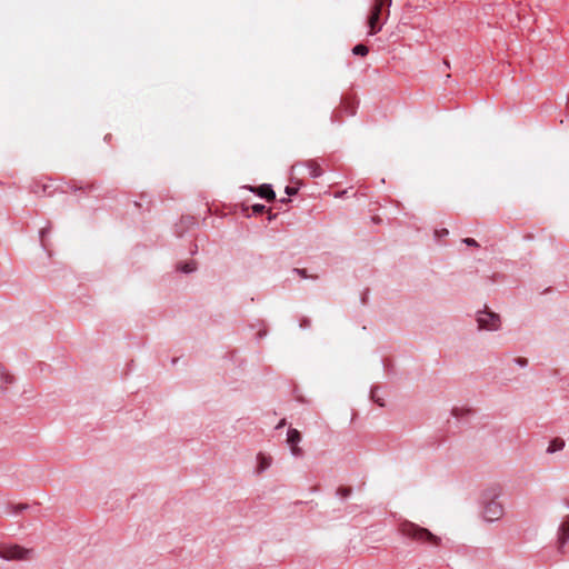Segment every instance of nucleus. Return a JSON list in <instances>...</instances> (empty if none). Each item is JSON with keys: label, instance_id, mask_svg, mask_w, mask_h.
I'll use <instances>...</instances> for the list:
<instances>
[{"label": "nucleus", "instance_id": "nucleus-1", "mask_svg": "<svg viewBox=\"0 0 569 569\" xmlns=\"http://www.w3.org/2000/svg\"><path fill=\"white\" fill-rule=\"evenodd\" d=\"M399 531L401 535L416 541L428 542L436 547L439 546L441 541L439 537L435 536L428 529L422 528L409 520H403L400 522Z\"/></svg>", "mask_w": 569, "mask_h": 569}, {"label": "nucleus", "instance_id": "nucleus-2", "mask_svg": "<svg viewBox=\"0 0 569 569\" xmlns=\"http://www.w3.org/2000/svg\"><path fill=\"white\" fill-rule=\"evenodd\" d=\"M499 496L500 491L496 488L485 492L482 517L488 522L499 520L505 513L503 505L498 500Z\"/></svg>", "mask_w": 569, "mask_h": 569}, {"label": "nucleus", "instance_id": "nucleus-3", "mask_svg": "<svg viewBox=\"0 0 569 569\" xmlns=\"http://www.w3.org/2000/svg\"><path fill=\"white\" fill-rule=\"evenodd\" d=\"M391 2L392 0H373V4L368 17L369 34H376L381 30L382 24L380 23V16L382 14V9L385 7L387 8L386 12L388 16Z\"/></svg>", "mask_w": 569, "mask_h": 569}, {"label": "nucleus", "instance_id": "nucleus-4", "mask_svg": "<svg viewBox=\"0 0 569 569\" xmlns=\"http://www.w3.org/2000/svg\"><path fill=\"white\" fill-rule=\"evenodd\" d=\"M32 550L24 549L20 546H2L0 547V557L7 560L29 559Z\"/></svg>", "mask_w": 569, "mask_h": 569}, {"label": "nucleus", "instance_id": "nucleus-5", "mask_svg": "<svg viewBox=\"0 0 569 569\" xmlns=\"http://www.w3.org/2000/svg\"><path fill=\"white\" fill-rule=\"evenodd\" d=\"M477 322L479 329L498 330L500 327V317L498 313L485 310L478 313Z\"/></svg>", "mask_w": 569, "mask_h": 569}, {"label": "nucleus", "instance_id": "nucleus-6", "mask_svg": "<svg viewBox=\"0 0 569 569\" xmlns=\"http://www.w3.org/2000/svg\"><path fill=\"white\" fill-rule=\"evenodd\" d=\"M301 433L297 429H289L287 433V442L290 446L291 453L296 457L302 456L303 451L298 443L301 441Z\"/></svg>", "mask_w": 569, "mask_h": 569}, {"label": "nucleus", "instance_id": "nucleus-7", "mask_svg": "<svg viewBox=\"0 0 569 569\" xmlns=\"http://www.w3.org/2000/svg\"><path fill=\"white\" fill-rule=\"evenodd\" d=\"M568 539H569V519L566 520L561 525L560 530H559L558 548L560 551H562V548L566 545V542L568 541Z\"/></svg>", "mask_w": 569, "mask_h": 569}, {"label": "nucleus", "instance_id": "nucleus-8", "mask_svg": "<svg viewBox=\"0 0 569 569\" xmlns=\"http://www.w3.org/2000/svg\"><path fill=\"white\" fill-rule=\"evenodd\" d=\"M254 191L262 198L271 201L276 198V193L269 184H261Z\"/></svg>", "mask_w": 569, "mask_h": 569}, {"label": "nucleus", "instance_id": "nucleus-9", "mask_svg": "<svg viewBox=\"0 0 569 569\" xmlns=\"http://www.w3.org/2000/svg\"><path fill=\"white\" fill-rule=\"evenodd\" d=\"M258 467L257 472L261 473L271 466L272 459L263 453L257 456Z\"/></svg>", "mask_w": 569, "mask_h": 569}, {"label": "nucleus", "instance_id": "nucleus-10", "mask_svg": "<svg viewBox=\"0 0 569 569\" xmlns=\"http://www.w3.org/2000/svg\"><path fill=\"white\" fill-rule=\"evenodd\" d=\"M306 167L309 169L310 176L313 178L320 177L322 174L320 164L315 160H308L306 162Z\"/></svg>", "mask_w": 569, "mask_h": 569}, {"label": "nucleus", "instance_id": "nucleus-11", "mask_svg": "<svg viewBox=\"0 0 569 569\" xmlns=\"http://www.w3.org/2000/svg\"><path fill=\"white\" fill-rule=\"evenodd\" d=\"M563 447H565V441L560 438H556L550 442V445L548 447V452L552 453V452L562 450Z\"/></svg>", "mask_w": 569, "mask_h": 569}, {"label": "nucleus", "instance_id": "nucleus-12", "mask_svg": "<svg viewBox=\"0 0 569 569\" xmlns=\"http://www.w3.org/2000/svg\"><path fill=\"white\" fill-rule=\"evenodd\" d=\"M470 412H471V409L463 408V407H455L451 410V415L458 419L470 415Z\"/></svg>", "mask_w": 569, "mask_h": 569}, {"label": "nucleus", "instance_id": "nucleus-13", "mask_svg": "<svg viewBox=\"0 0 569 569\" xmlns=\"http://www.w3.org/2000/svg\"><path fill=\"white\" fill-rule=\"evenodd\" d=\"M352 52H353V54L365 57V56L368 54L369 49L365 44H357V46L353 47Z\"/></svg>", "mask_w": 569, "mask_h": 569}, {"label": "nucleus", "instance_id": "nucleus-14", "mask_svg": "<svg viewBox=\"0 0 569 569\" xmlns=\"http://www.w3.org/2000/svg\"><path fill=\"white\" fill-rule=\"evenodd\" d=\"M182 272L189 273L196 270V263L193 261L183 263L179 267Z\"/></svg>", "mask_w": 569, "mask_h": 569}, {"label": "nucleus", "instance_id": "nucleus-15", "mask_svg": "<svg viewBox=\"0 0 569 569\" xmlns=\"http://www.w3.org/2000/svg\"><path fill=\"white\" fill-rule=\"evenodd\" d=\"M351 488L350 487H340L338 488V491L337 493L341 497V498H347L350 496L351 493Z\"/></svg>", "mask_w": 569, "mask_h": 569}, {"label": "nucleus", "instance_id": "nucleus-16", "mask_svg": "<svg viewBox=\"0 0 569 569\" xmlns=\"http://www.w3.org/2000/svg\"><path fill=\"white\" fill-rule=\"evenodd\" d=\"M266 210V207L263 204H254L252 206V211L256 213V214H261L263 213Z\"/></svg>", "mask_w": 569, "mask_h": 569}, {"label": "nucleus", "instance_id": "nucleus-17", "mask_svg": "<svg viewBox=\"0 0 569 569\" xmlns=\"http://www.w3.org/2000/svg\"><path fill=\"white\" fill-rule=\"evenodd\" d=\"M463 243H466L467 246H471V247H478V242L472 239V238H465L463 240Z\"/></svg>", "mask_w": 569, "mask_h": 569}, {"label": "nucleus", "instance_id": "nucleus-18", "mask_svg": "<svg viewBox=\"0 0 569 569\" xmlns=\"http://www.w3.org/2000/svg\"><path fill=\"white\" fill-rule=\"evenodd\" d=\"M295 272H297L301 278H308L306 269H295Z\"/></svg>", "mask_w": 569, "mask_h": 569}, {"label": "nucleus", "instance_id": "nucleus-19", "mask_svg": "<svg viewBox=\"0 0 569 569\" xmlns=\"http://www.w3.org/2000/svg\"><path fill=\"white\" fill-rule=\"evenodd\" d=\"M286 193L289 194V196H293L297 193V189L293 188V187H287L286 188Z\"/></svg>", "mask_w": 569, "mask_h": 569}, {"label": "nucleus", "instance_id": "nucleus-20", "mask_svg": "<svg viewBox=\"0 0 569 569\" xmlns=\"http://www.w3.org/2000/svg\"><path fill=\"white\" fill-rule=\"evenodd\" d=\"M516 361L521 367H525L527 365V362H528V360L526 358H517Z\"/></svg>", "mask_w": 569, "mask_h": 569}, {"label": "nucleus", "instance_id": "nucleus-21", "mask_svg": "<svg viewBox=\"0 0 569 569\" xmlns=\"http://www.w3.org/2000/svg\"><path fill=\"white\" fill-rule=\"evenodd\" d=\"M449 232L447 229H441L440 231H436V234L439 236V237H445L447 236Z\"/></svg>", "mask_w": 569, "mask_h": 569}, {"label": "nucleus", "instance_id": "nucleus-22", "mask_svg": "<svg viewBox=\"0 0 569 569\" xmlns=\"http://www.w3.org/2000/svg\"><path fill=\"white\" fill-rule=\"evenodd\" d=\"M372 399L380 406V407H383L385 403L380 400V398H375V393L372 392Z\"/></svg>", "mask_w": 569, "mask_h": 569}, {"label": "nucleus", "instance_id": "nucleus-23", "mask_svg": "<svg viewBox=\"0 0 569 569\" xmlns=\"http://www.w3.org/2000/svg\"><path fill=\"white\" fill-rule=\"evenodd\" d=\"M284 425H286V420H284V419H282V420L278 423L277 429L282 428Z\"/></svg>", "mask_w": 569, "mask_h": 569}]
</instances>
